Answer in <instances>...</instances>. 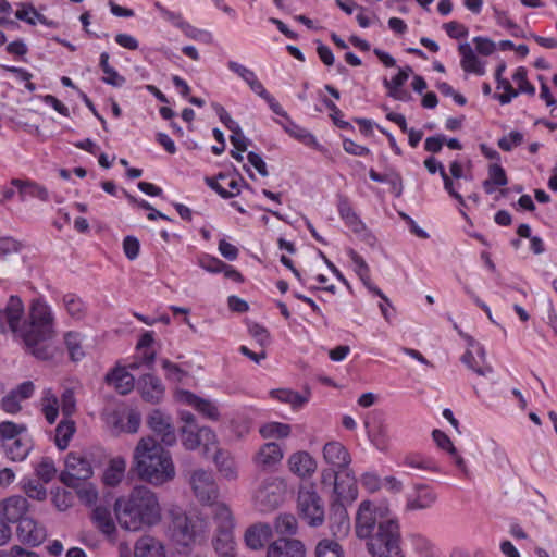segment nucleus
I'll use <instances>...</instances> for the list:
<instances>
[{
  "mask_svg": "<svg viewBox=\"0 0 557 557\" xmlns=\"http://www.w3.org/2000/svg\"><path fill=\"white\" fill-rule=\"evenodd\" d=\"M386 519H395L392 517L391 509L385 503H374L363 500L360 503L355 521V533L360 540H368L376 531L381 521Z\"/></svg>",
  "mask_w": 557,
  "mask_h": 557,
  "instance_id": "obj_8",
  "label": "nucleus"
},
{
  "mask_svg": "<svg viewBox=\"0 0 557 557\" xmlns=\"http://www.w3.org/2000/svg\"><path fill=\"white\" fill-rule=\"evenodd\" d=\"M272 536V528L267 523L250 525L244 535L245 544L250 549L257 550L263 547L264 543Z\"/></svg>",
  "mask_w": 557,
  "mask_h": 557,
  "instance_id": "obj_36",
  "label": "nucleus"
},
{
  "mask_svg": "<svg viewBox=\"0 0 557 557\" xmlns=\"http://www.w3.org/2000/svg\"><path fill=\"white\" fill-rule=\"evenodd\" d=\"M323 459L334 473L349 468L351 458L347 448L337 441L329 442L323 447Z\"/></svg>",
  "mask_w": 557,
  "mask_h": 557,
  "instance_id": "obj_21",
  "label": "nucleus"
},
{
  "mask_svg": "<svg viewBox=\"0 0 557 557\" xmlns=\"http://www.w3.org/2000/svg\"><path fill=\"white\" fill-rule=\"evenodd\" d=\"M16 536L23 544L36 547L46 540L47 530L34 518L26 517L17 523Z\"/></svg>",
  "mask_w": 557,
  "mask_h": 557,
  "instance_id": "obj_16",
  "label": "nucleus"
},
{
  "mask_svg": "<svg viewBox=\"0 0 557 557\" xmlns=\"http://www.w3.org/2000/svg\"><path fill=\"white\" fill-rule=\"evenodd\" d=\"M512 81L517 85V91L519 94H525L529 96L535 95V87L528 79V71L524 66H519L512 74Z\"/></svg>",
  "mask_w": 557,
  "mask_h": 557,
  "instance_id": "obj_54",
  "label": "nucleus"
},
{
  "mask_svg": "<svg viewBox=\"0 0 557 557\" xmlns=\"http://www.w3.org/2000/svg\"><path fill=\"white\" fill-rule=\"evenodd\" d=\"M337 210L341 219L345 224L356 233L364 230V224L361 222L350 202L346 198H341L337 205Z\"/></svg>",
  "mask_w": 557,
  "mask_h": 557,
  "instance_id": "obj_44",
  "label": "nucleus"
},
{
  "mask_svg": "<svg viewBox=\"0 0 557 557\" xmlns=\"http://www.w3.org/2000/svg\"><path fill=\"white\" fill-rule=\"evenodd\" d=\"M64 344L72 360L78 361L86 354L85 336L75 331H69L64 334Z\"/></svg>",
  "mask_w": 557,
  "mask_h": 557,
  "instance_id": "obj_43",
  "label": "nucleus"
},
{
  "mask_svg": "<svg viewBox=\"0 0 557 557\" xmlns=\"http://www.w3.org/2000/svg\"><path fill=\"white\" fill-rule=\"evenodd\" d=\"M286 486L283 480L270 478L255 492V504L260 511H269L276 508L284 498Z\"/></svg>",
  "mask_w": 557,
  "mask_h": 557,
  "instance_id": "obj_15",
  "label": "nucleus"
},
{
  "mask_svg": "<svg viewBox=\"0 0 557 557\" xmlns=\"http://www.w3.org/2000/svg\"><path fill=\"white\" fill-rule=\"evenodd\" d=\"M34 392L35 385L33 382L21 383L2 398V409L8 413H16L21 410V403L30 398Z\"/></svg>",
  "mask_w": 557,
  "mask_h": 557,
  "instance_id": "obj_26",
  "label": "nucleus"
},
{
  "mask_svg": "<svg viewBox=\"0 0 557 557\" xmlns=\"http://www.w3.org/2000/svg\"><path fill=\"white\" fill-rule=\"evenodd\" d=\"M76 491L79 500L86 505H94L98 499V490L95 484L81 481L78 486H70Z\"/></svg>",
  "mask_w": 557,
  "mask_h": 557,
  "instance_id": "obj_53",
  "label": "nucleus"
},
{
  "mask_svg": "<svg viewBox=\"0 0 557 557\" xmlns=\"http://www.w3.org/2000/svg\"><path fill=\"white\" fill-rule=\"evenodd\" d=\"M213 458L216 468L223 478L227 480H234L237 478V465L234 458L226 451H218Z\"/></svg>",
  "mask_w": 557,
  "mask_h": 557,
  "instance_id": "obj_45",
  "label": "nucleus"
},
{
  "mask_svg": "<svg viewBox=\"0 0 557 557\" xmlns=\"http://www.w3.org/2000/svg\"><path fill=\"white\" fill-rule=\"evenodd\" d=\"M212 521L215 525L213 547L220 557H235L236 542L234 539L235 521L230 507L226 504L214 506Z\"/></svg>",
  "mask_w": 557,
  "mask_h": 557,
  "instance_id": "obj_7",
  "label": "nucleus"
},
{
  "mask_svg": "<svg viewBox=\"0 0 557 557\" xmlns=\"http://www.w3.org/2000/svg\"><path fill=\"white\" fill-rule=\"evenodd\" d=\"M75 432V426L72 421H62L55 430V445L59 449L63 450L67 447L70 440Z\"/></svg>",
  "mask_w": 557,
  "mask_h": 557,
  "instance_id": "obj_56",
  "label": "nucleus"
},
{
  "mask_svg": "<svg viewBox=\"0 0 557 557\" xmlns=\"http://www.w3.org/2000/svg\"><path fill=\"white\" fill-rule=\"evenodd\" d=\"M460 66L466 73L482 76L485 74V62L476 54L470 44L463 42L458 47Z\"/></svg>",
  "mask_w": 557,
  "mask_h": 557,
  "instance_id": "obj_29",
  "label": "nucleus"
},
{
  "mask_svg": "<svg viewBox=\"0 0 557 557\" xmlns=\"http://www.w3.org/2000/svg\"><path fill=\"white\" fill-rule=\"evenodd\" d=\"M275 531L280 534L293 535L297 532L298 524L296 518L290 513L280 515L274 524Z\"/></svg>",
  "mask_w": 557,
  "mask_h": 557,
  "instance_id": "obj_58",
  "label": "nucleus"
},
{
  "mask_svg": "<svg viewBox=\"0 0 557 557\" xmlns=\"http://www.w3.org/2000/svg\"><path fill=\"white\" fill-rule=\"evenodd\" d=\"M12 186L15 187L21 194L22 198H26L27 196L38 197L40 199H46L48 194L45 188L39 185H36L32 182H23L21 180H13Z\"/></svg>",
  "mask_w": 557,
  "mask_h": 557,
  "instance_id": "obj_52",
  "label": "nucleus"
},
{
  "mask_svg": "<svg viewBox=\"0 0 557 557\" xmlns=\"http://www.w3.org/2000/svg\"><path fill=\"white\" fill-rule=\"evenodd\" d=\"M103 419L113 434L136 433L140 425V414L126 406L107 409Z\"/></svg>",
  "mask_w": 557,
  "mask_h": 557,
  "instance_id": "obj_11",
  "label": "nucleus"
},
{
  "mask_svg": "<svg viewBox=\"0 0 557 557\" xmlns=\"http://www.w3.org/2000/svg\"><path fill=\"white\" fill-rule=\"evenodd\" d=\"M306 547L297 539H278L267 549V557H305Z\"/></svg>",
  "mask_w": 557,
  "mask_h": 557,
  "instance_id": "obj_24",
  "label": "nucleus"
},
{
  "mask_svg": "<svg viewBox=\"0 0 557 557\" xmlns=\"http://www.w3.org/2000/svg\"><path fill=\"white\" fill-rule=\"evenodd\" d=\"M41 410L44 412L46 420L49 423L52 424L55 422V420L59 416V404H58V398L51 392V389H46L42 393Z\"/></svg>",
  "mask_w": 557,
  "mask_h": 557,
  "instance_id": "obj_49",
  "label": "nucleus"
},
{
  "mask_svg": "<svg viewBox=\"0 0 557 557\" xmlns=\"http://www.w3.org/2000/svg\"><path fill=\"white\" fill-rule=\"evenodd\" d=\"M99 66L102 72V82L107 85L120 88L125 85L126 78L121 75L111 64L108 52H102L99 59Z\"/></svg>",
  "mask_w": 557,
  "mask_h": 557,
  "instance_id": "obj_41",
  "label": "nucleus"
},
{
  "mask_svg": "<svg viewBox=\"0 0 557 557\" xmlns=\"http://www.w3.org/2000/svg\"><path fill=\"white\" fill-rule=\"evenodd\" d=\"M182 445L188 450H195L201 444L200 428L183 426L181 429Z\"/></svg>",
  "mask_w": 557,
  "mask_h": 557,
  "instance_id": "obj_57",
  "label": "nucleus"
},
{
  "mask_svg": "<svg viewBox=\"0 0 557 557\" xmlns=\"http://www.w3.org/2000/svg\"><path fill=\"white\" fill-rule=\"evenodd\" d=\"M461 360L470 370L479 375L485 376L493 371L492 367L486 362V351L479 343L471 342Z\"/></svg>",
  "mask_w": 557,
  "mask_h": 557,
  "instance_id": "obj_22",
  "label": "nucleus"
},
{
  "mask_svg": "<svg viewBox=\"0 0 557 557\" xmlns=\"http://www.w3.org/2000/svg\"><path fill=\"white\" fill-rule=\"evenodd\" d=\"M162 369L165 372V376L169 381L175 383H184L188 374L186 371L181 369L177 364L164 359L161 361Z\"/></svg>",
  "mask_w": 557,
  "mask_h": 557,
  "instance_id": "obj_64",
  "label": "nucleus"
},
{
  "mask_svg": "<svg viewBox=\"0 0 557 557\" xmlns=\"http://www.w3.org/2000/svg\"><path fill=\"white\" fill-rule=\"evenodd\" d=\"M170 539L180 554H188L202 543L209 533V522L198 516H187L181 510L170 511Z\"/></svg>",
  "mask_w": 557,
  "mask_h": 557,
  "instance_id": "obj_4",
  "label": "nucleus"
},
{
  "mask_svg": "<svg viewBox=\"0 0 557 557\" xmlns=\"http://www.w3.org/2000/svg\"><path fill=\"white\" fill-rule=\"evenodd\" d=\"M9 330L22 341L26 349L37 358L46 359L55 338L57 318L52 307L44 299L32 301L25 315L24 305L18 297L12 296L0 313Z\"/></svg>",
  "mask_w": 557,
  "mask_h": 557,
  "instance_id": "obj_1",
  "label": "nucleus"
},
{
  "mask_svg": "<svg viewBox=\"0 0 557 557\" xmlns=\"http://www.w3.org/2000/svg\"><path fill=\"white\" fill-rule=\"evenodd\" d=\"M28 508L29 504L25 497L13 495L0 502V516L8 523H18L26 518Z\"/></svg>",
  "mask_w": 557,
  "mask_h": 557,
  "instance_id": "obj_19",
  "label": "nucleus"
},
{
  "mask_svg": "<svg viewBox=\"0 0 557 557\" xmlns=\"http://www.w3.org/2000/svg\"><path fill=\"white\" fill-rule=\"evenodd\" d=\"M367 548L373 557H404L398 521H381L375 534L367 540Z\"/></svg>",
  "mask_w": 557,
  "mask_h": 557,
  "instance_id": "obj_5",
  "label": "nucleus"
},
{
  "mask_svg": "<svg viewBox=\"0 0 557 557\" xmlns=\"http://www.w3.org/2000/svg\"><path fill=\"white\" fill-rule=\"evenodd\" d=\"M367 435L371 444L380 451L385 453L391 446L389 430L383 421L366 423Z\"/></svg>",
  "mask_w": 557,
  "mask_h": 557,
  "instance_id": "obj_33",
  "label": "nucleus"
},
{
  "mask_svg": "<svg viewBox=\"0 0 557 557\" xmlns=\"http://www.w3.org/2000/svg\"><path fill=\"white\" fill-rule=\"evenodd\" d=\"M496 82V89L499 91L494 97L502 103V104H508L510 103L515 98L518 97L519 91H517L511 83L507 78H502Z\"/></svg>",
  "mask_w": 557,
  "mask_h": 557,
  "instance_id": "obj_55",
  "label": "nucleus"
},
{
  "mask_svg": "<svg viewBox=\"0 0 557 557\" xmlns=\"http://www.w3.org/2000/svg\"><path fill=\"white\" fill-rule=\"evenodd\" d=\"M16 18L24 21L30 25L37 23L48 25L47 18L37 12V10L28 3H21L15 12Z\"/></svg>",
  "mask_w": 557,
  "mask_h": 557,
  "instance_id": "obj_50",
  "label": "nucleus"
},
{
  "mask_svg": "<svg viewBox=\"0 0 557 557\" xmlns=\"http://www.w3.org/2000/svg\"><path fill=\"white\" fill-rule=\"evenodd\" d=\"M94 474L91 463L79 453L67 454L60 481L66 486H78V482L88 481Z\"/></svg>",
  "mask_w": 557,
  "mask_h": 557,
  "instance_id": "obj_13",
  "label": "nucleus"
},
{
  "mask_svg": "<svg viewBox=\"0 0 557 557\" xmlns=\"http://www.w3.org/2000/svg\"><path fill=\"white\" fill-rule=\"evenodd\" d=\"M347 255L351 261L352 269L359 278L363 282L366 287L369 289V284H372L370 281V271L364 259L358 255L355 250L349 249Z\"/></svg>",
  "mask_w": 557,
  "mask_h": 557,
  "instance_id": "obj_51",
  "label": "nucleus"
},
{
  "mask_svg": "<svg viewBox=\"0 0 557 557\" xmlns=\"http://www.w3.org/2000/svg\"><path fill=\"white\" fill-rule=\"evenodd\" d=\"M134 557H168V548L160 539L145 534L134 544Z\"/></svg>",
  "mask_w": 557,
  "mask_h": 557,
  "instance_id": "obj_25",
  "label": "nucleus"
},
{
  "mask_svg": "<svg viewBox=\"0 0 557 557\" xmlns=\"http://www.w3.org/2000/svg\"><path fill=\"white\" fill-rule=\"evenodd\" d=\"M414 549L424 555V557H441L440 550L434 544L424 536L416 535L412 537Z\"/></svg>",
  "mask_w": 557,
  "mask_h": 557,
  "instance_id": "obj_62",
  "label": "nucleus"
},
{
  "mask_svg": "<svg viewBox=\"0 0 557 557\" xmlns=\"http://www.w3.org/2000/svg\"><path fill=\"white\" fill-rule=\"evenodd\" d=\"M507 184V175L500 163H491L487 169V178L482 183L484 191L493 194L497 188Z\"/></svg>",
  "mask_w": 557,
  "mask_h": 557,
  "instance_id": "obj_40",
  "label": "nucleus"
},
{
  "mask_svg": "<svg viewBox=\"0 0 557 557\" xmlns=\"http://www.w3.org/2000/svg\"><path fill=\"white\" fill-rule=\"evenodd\" d=\"M283 449L276 443L270 442L264 444L255 457L258 466L270 468L277 465L283 459Z\"/></svg>",
  "mask_w": 557,
  "mask_h": 557,
  "instance_id": "obj_39",
  "label": "nucleus"
},
{
  "mask_svg": "<svg viewBox=\"0 0 557 557\" xmlns=\"http://www.w3.org/2000/svg\"><path fill=\"white\" fill-rule=\"evenodd\" d=\"M196 263L207 272L221 273L224 269V262L211 255L202 253L197 257Z\"/></svg>",
  "mask_w": 557,
  "mask_h": 557,
  "instance_id": "obj_63",
  "label": "nucleus"
},
{
  "mask_svg": "<svg viewBox=\"0 0 557 557\" xmlns=\"http://www.w3.org/2000/svg\"><path fill=\"white\" fill-rule=\"evenodd\" d=\"M91 518L96 528L107 537V540L111 543H116L119 531L110 509L101 506L97 507L95 508Z\"/></svg>",
  "mask_w": 557,
  "mask_h": 557,
  "instance_id": "obj_28",
  "label": "nucleus"
},
{
  "mask_svg": "<svg viewBox=\"0 0 557 557\" xmlns=\"http://www.w3.org/2000/svg\"><path fill=\"white\" fill-rule=\"evenodd\" d=\"M200 438L201 444L200 446L203 447L205 455L212 454L213 456L220 451L218 449V438L215 433L207 426L200 428Z\"/></svg>",
  "mask_w": 557,
  "mask_h": 557,
  "instance_id": "obj_61",
  "label": "nucleus"
},
{
  "mask_svg": "<svg viewBox=\"0 0 557 557\" xmlns=\"http://www.w3.org/2000/svg\"><path fill=\"white\" fill-rule=\"evenodd\" d=\"M227 69L237 75L239 78H242L251 89L252 92H255L257 96L262 98L269 106V108L272 110L275 114H283L284 109L278 103V101L265 89L263 84L259 81L257 74L246 65L230 60L226 63Z\"/></svg>",
  "mask_w": 557,
  "mask_h": 557,
  "instance_id": "obj_12",
  "label": "nucleus"
},
{
  "mask_svg": "<svg viewBox=\"0 0 557 557\" xmlns=\"http://www.w3.org/2000/svg\"><path fill=\"white\" fill-rule=\"evenodd\" d=\"M282 116L284 121L278 122L284 131L293 138L304 144L307 147L313 148L315 150L321 151L322 146L317 140L315 136L311 134L308 129L301 127L297 123H295L284 110L283 114H277Z\"/></svg>",
  "mask_w": 557,
  "mask_h": 557,
  "instance_id": "obj_27",
  "label": "nucleus"
},
{
  "mask_svg": "<svg viewBox=\"0 0 557 557\" xmlns=\"http://www.w3.org/2000/svg\"><path fill=\"white\" fill-rule=\"evenodd\" d=\"M188 483L194 497L201 505L209 506L211 515L214 516V506L224 503L218 500L220 491L212 472L196 469L190 472Z\"/></svg>",
  "mask_w": 557,
  "mask_h": 557,
  "instance_id": "obj_9",
  "label": "nucleus"
},
{
  "mask_svg": "<svg viewBox=\"0 0 557 557\" xmlns=\"http://www.w3.org/2000/svg\"><path fill=\"white\" fill-rule=\"evenodd\" d=\"M33 447L32 438L24 424L11 421L0 423V448L12 461H23Z\"/></svg>",
  "mask_w": 557,
  "mask_h": 557,
  "instance_id": "obj_6",
  "label": "nucleus"
},
{
  "mask_svg": "<svg viewBox=\"0 0 557 557\" xmlns=\"http://www.w3.org/2000/svg\"><path fill=\"white\" fill-rule=\"evenodd\" d=\"M36 476L42 483L51 482L57 475L54 461L49 457H41L33 462Z\"/></svg>",
  "mask_w": 557,
  "mask_h": 557,
  "instance_id": "obj_46",
  "label": "nucleus"
},
{
  "mask_svg": "<svg viewBox=\"0 0 557 557\" xmlns=\"http://www.w3.org/2000/svg\"><path fill=\"white\" fill-rule=\"evenodd\" d=\"M133 467L143 481L154 486L171 482L176 475L171 453L151 436H144L136 444Z\"/></svg>",
  "mask_w": 557,
  "mask_h": 557,
  "instance_id": "obj_3",
  "label": "nucleus"
},
{
  "mask_svg": "<svg viewBox=\"0 0 557 557\" xmlns=\"http://www.w3.org/2000/svg\"><path fill=\"white\" fill-rule=\"evenodd\" d=\"M207 185L223 198H232L240 193L242 180L235 174L220 173L205 178Z\"/></svg>",
  "mask_w": 557,
  "mask_h": 557,
  "instance_id": "obj_23",
  "label": "nucleus"
},
{
  "mask_svg": "<svg viewBox=\"0 0 557 557\" xmlns=\"http://www.w3.org/2000/svg\"><path fill=\"white\" fill-rule=\"evenodd\" d=\"M330 531L336 537H345L350 531V519L343 505L334 506L330 517Z\"/></svg>",
  "mask_w": 557,
  "mask_h": 557,
  "instance_id": "obj_38",
  "label": "nucleus"
},
{
  "mask_svg": "<svg viewBox=\"0 0 557 557\" xmlns=\"http://www.w3.org/2000/svg\"><path fill=\"white\" fill-rule=\"evenodd\" d=\"M334 492L343 502H352L358 497L357 481L349 468L334 473Z\"/></svg>",
  "mask_w": 557,
  "mask_h": 557,
  "instance_id": "obj_20",
  "label": "nucleus"
},
{
  "mask_svg": "<svg viewBox=\"0 0 557 557\" xmlns=\"http://www.w3.org/2000/svg\"><path fill=\"white\" fill-rule=\"evenodd\" d=\"M438 499L436 491L428 484H414L413 493L406 499L405 508L408 511L426 510L432 508Z\"/></svg>",
  "mask_w": 557,
  "mask_h": 557,
  "instance_id": "obj_17",
  "label": "nucleus"
},
{
  "mask_svg": "<svg viewBox=\"0 0 557 557\" xmlns=\"http://www.w3.org/2000/svg\"><path fill=\"white\" fill-rule=\"evenodd\" d=\"M289 470L299 478H309L317 470L314 458L307 451H297L288 458Z\"/></svg>",
  "mask_w": 557,
  "mask_h": 557,
  "instance_id": "obj_30",
  "label": "nucleus"
},
{
  "mask_svg": "<svg viewBox=\"0 0 557 557\" xmlns=\"http://www.w3.org/2000/svg\"><path fill=\"white\" fill-rule=\"evenodd\" d=\"M411 73L412 69L410 66H405L403 69H399L398 73L391 79H384L383 84L387 89V95L395 100H409L410 95L403 89V86L408 81Z\"/></svg>",
  "mask_w": 557,
  "mask_h": 557,
  "instance_id": "obj_32",
  "label": "nucleus"
},
{
  "mask_svg": "<svg viewBox=\"0 0 557 557\" xmlns=\"http://www.w3.org/2000/svg\"><path fill=\"white\" fill-rule=\"evenodd\" d=\"M2 70L11 73L15 81L25 85L28 91H35L36 85L32 83L33 74L23 67L2 65Z\"/></svg>",
  "mask_w": 557,
  "mask_h": 557,
  "instance_id": "obj_60",
  "label": "nucleus"
},
{
  "mask_svg": "<svg viewBox=\"0 0 557 557\" xmlns=\"http://www.w3.org/2000/svg\"><path fill=\"white\" fill-rule=\"evenodd\" d=\"M259 432L263 438H286L292 432V426L286 423L270 421L262 424Z\"/></svg>",
  "mask_w": 557,
  "mask_h": 557,
  "instance_id": "obj_48",
  "label": "nucleus"
},
{
  "mask_svg": "<svg viewBox=\"0 0 557 557\" xmlns=\"http://www.w3.org/2000/svg\"><path fill=\"white\" fill-rule=\"evenodd\" d=\"M126 459L122 456H115L108 460L102 472V482L107 486H117L125 476Z\"/></svg>",
  "mask_w": 557,
  "mask_h": 557,
  "instance_id": "obj_31",
  "label": "nucleus"
},
{
  "mask_svg": "<svg viewBox=\"0 0 557 557\" xmlns=\"http://www.w3.org/2000/svg\"><path fill=\"white\" fill-rule=\"evenodd\" d=\"M299 517L310 527L318 528L325 519L324 504L312 485H302L298 492Z\"/></svg>",
  "mask_w": 557,
  "mask_h": 557,
  "instance_id": "obj_10",
  "label": "nucleus"
},
{
  "mask_svg": "<svg viewBox=\"0 0 557 557\" xmlns=\"http://www.w3.org/2000/svg\"><path fill=\"white\" fill-rule=\"evenodd\" d=\"M58 304L71 321H83L87 314L86 305L77 295L73 293L64 294Z\"/></svg>",
  "mask_w": 557,
  "mask_h": 557,
  "instance_id": "obj_34",
  "label": "nucleus"
},
{
  "mask_svg": "<svg viewBox=\"0 0 557 557\" xmlns=\"http://www.w3.org/2000/svg\"><path fill=\"white\" fill-rule=\"evenodd\" d=\"M398 466L409 467L420 471L438 473L440 466L431 458L421 454H408L398 462Z\"/></svg>",
  "mask_w": 557,
  "mask_h": 557,
  "instance_id": "obj_42",
  "label": "nucleus"
},
{
  "mask_svg": "<svg viewBox=\"0 0 557 557\" xmlns=\"http://www.w3.org/2000/svg\"><path fill=\"white\" fill-rule=\"evenodd\" d=\"M315 557H345L343 546L335 540L322 539L314 548Z\"/></svg>",
  "mask_w": 557,
  "mask_h": 557,
  "instance_id": "obj_47",
  "label": "nucleus"
},
{
  "mask_svg": "<svg viewBox=\"0 0 557 557\" xmlns=\"http://www.w3.org/2000/svg\"><path fill=\"white\" fill-rule=\"evenodd\" d=\"M173 399L177 405L191 407L209 420L218 421L221 417L220 406L215 400L202 398L187 389L176 388Z\"/></svg>",
  "mask_w": 557,
  "mask_h": 557,
  "instance_id": "obj_14",
  "label": "nucleus"
},
{
  "mask_svg": "<svg viewBox=\"0 0 557 557\" xmlns=\"http://www.w3.org/2000/svg\"><path fill=\"white\" fill-rule=\"evenodd\" d=\"M113 509L120 527L131 532L153 527L162 517L157 495L144 486H137L127 496L119 497Z\"/></svg>",
  "mask_w": 557,
  "mask_h": 557,
  "instance_id": "obj_2",
  "label": "nucleus"
},
{
  "mask_svg": "<svg viewBox=\"0 0 557 557\" xmlns=\"http://www.w3.org/2000/svg\"><path fill=\"white\" fill-rule=\"evenodd\" d=\"M149 429L156 433L163 444L172 446L176 442L175 430L171 423L170 416L156 409L147 418Z\"/></svg>",
  "mask_w": 557,
  "mask_h": 557,
  "instance_id": "obj_18",
  "label": "nucleus"
},
{
  "mask_svg": "<svg viewBox=\"0 0 557 557\" xmlns=\"http://www.w3.org/2000/svg\"><path fill=\"white\" fill-rule=\"evenodd\" d=\"M152 343H153V333L152 332H145L137 343V346H136L137 354L143 359V362H145V363H151L154 358L153 352L149 349Z\"/></svg>",
  "mask_w": 557,
  "mask_h": 557,
  "instance_id": "obj_59",
  "label": "nucleus"
},
{
  "mask_svg": "<svg viewBox=\"0 0 557 557\" xmlns=\"http://www.w3.org/2000/svg\"><path fill=\"white\" fill-rule=\"evenodd\" d=\"M138 391L141 397L151 404L159 403L164 396V387L161 381L153 375H145L138 382Z\"/></svg>",
  "mask_w": 557,
  "mask_h": 557,
  "instance_id": "obj_35",
  "label": "nucleus"
},
{
  "mask_svg": "<svg viewBox=\"0 0 557 557\" xmlns=\"http://www.w3.org/2000/svg\"><path fill=\"white\" fill-rule=\"evenodd\" d=\"M106 380L109 385L123 395L129 393L134 388V376L125 367H115L107 374Z\"/></svg>",
  "mask_w": 557,
  "mask_h": 557,
  "instance_id": "obj_37",
  "label": "nucleus"
}]
</instances>
